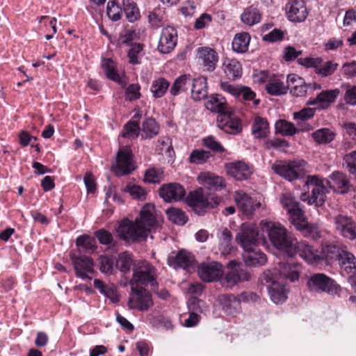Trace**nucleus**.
<instances>
[{
    "label": "nucleus",
    "instance_id": "obj_1",
    "mask_svg": "<svg viewBox=\"0 0 356 356\" xmlns=\"http://www.w3.org/2000/svg\"><path fill=\"white\" fill-rule=\"evenodd\" d=\"M330 177V180H326L318 175H308L303 186L304 192L300 195L301 200L310 205L321 206L328 193V186L340 193L348 192L350 184L346 175L334 172Z\"/></svg>",
    "mask_w": 356,
    "mask_h": 356
},
{
    "label": "nucleus",
    "instance_id": "obj_2",
    "mask_svg": "<svg viewBox=\"0 0 356 356\" xmlns=\"http://www.w3.org/2000/svg\"><path fill=\"white\" fill-rule=\"evenodd\" d=\"M159 224V216L154 205L145 204L135 221L122 219L116 227L119 238L127 242H139L147 238L152 229Z\"/></svg>",
    "mask_w": 356,
    "mask_h": 356
},
{
    "label": "nucleus",
    "instance_id": "obj_3",
    "mask_svg": "<svg viewBox=\"0 0 356 356\" xmlns=\"http://www.w3.org/2000/svg\"><path fill=\"white\" fill-rule=\"evenodd\" d=\"M260 227L263 232H266L272 245L285 254H292L295 244V238L288 234L286 228L278 222L261 220Z\"/></svg>",
    "mask_w": 356,
    "mask_h": 356
},
{
    "label": "nucleus",
    "instance_id": "obj_4",
    "mask_svg": "<svg viewBox=\"0 0 356 356\" xmlns=\"http://www.w3.org/2000/svg\"><path fill=\"white\" fill-rule=\"evenodd\" d=\"M156 277V269L149 263L145 261H140L134 268L131 286L132 284L137 286H138V285L149 286L152 290H155Z\"/></svg>",
    "mask_w": 356,
    "mask_h": 356
},
{
    "label": "nucleus",
    "instance_id": "obj_5",
    "mask_svg": "<svg viewBox=\"0 0 356 356\" xmlns=\"http://www.w3.org/2000/svg\"><path fill=\"white\" fill-rule=\"evenodd\" d=\"M308 289L314 293H326L329 295L338 294L340 286L332 278L323 273L312 275L307 282Z\"/></svg>",
    "mask_w": 356,
    "mask_h": 356
},
{
    "label": "nucleus",
    "instance_id": "obj_6",
    "mask_svg": "<svg viewBox=\"0 0 356 356\" xmlns=\"http://www.w3.org/2000/svg\"><path fill=\"white\" fill-rule=\"evenodd\" d=\"M186 200L188 204L201 215L202 213L197 211L199 209L214 208L219 204L220 198L213 193L207 194L202 188H199L190 193Z\"/></svg>",
    "mask_w": 356,
    "mask_h": 356
},
{
    "label": "nucleus",
    "instance_id": "obj_7",
    "mask_svg": "<svg viewBox=\"0 0 356 356\" xmlns=\"http://www.w3.org/2000/svg\"><path fill=\"white\" fill-rule=\"evenodd\" d=\"M304 160H294L289 161H278L271 166L272 170L278 175L291 181L299 177V171L305 165Z\"/></svg>",
    "mask_w": 356,
    "mask_h": 356
},
{
    "label": "nucleus",
    "instance_id": "obj_8",
    "mask_svg": "<svg viewBox=\"0 0 356 356\" xmlns=\"http://www.w3.org/2000/svg\"><path fill=\"white\" fill-rule=\"evenodd\" d=\"M274 273L267 270L264 273V279L268 285L270 300L275 304L284 302L287 298V289L282 280H277Z\"/></svg>",
    "mask_w": 356,
    "mask_h": 356
},
{
    "label": "nucleus",
    "instance_id": "obj_9",
    "mask_svg": "<svg viewBox=\"0 0 356 356\" xmlns=\"http://www.w3.org/2000/svg\"><path fill=\"white\" fill-rule=\"evenodd\" d=\"M262 238V234L258 226L254 224L243 223L238 232L236 240L243 249L256 246Z\"/></svg>",
    "mask_w": 356,
    "mask_h": 356
},
{
    "label": "nucleus",
    "instance_id": "obj_10",
    "mask_svg": "<svg viewBox=\"0 0 356 356\" xmlns=\"http://www.w3.org/2000/svg\"><path fill=\"white\" fill-rule=\"evenodd\" d=\"M135 169L132 152L129 147L120 148L117 154L116 162L112 165V170L118 176L131 173Z\"/></svg>",
    "mask_w": 356,
    "mask_h": 356
},
{
    "label": "nucleus",
    "instance_id": "obj_11",
    "mask_svg": "<svg viewBox=\"0 0 356 356\" xmlns=\"http://www.w3.org/2000/svg\"><path fill=\"white\" fill-rule=\"evenodd\" d=\"M333 223L336 232L344 238L356 239V222L352 217L344 214H338L333 217Z\"/></svg>",
    "mask_w": 356,
    "mask_h": 356
},
{
    "label": "nucleus",
    "instance_id": "obj_12",
    "mask_svg": "<svg viewBox=\"0 0 356 356\" xmlns=\"http://www.w3.org/2000/svg\"><path fill=\"white\" fill-rule=\"evenodd\" d=\"M131 297L128 302L129 307L146 311L153 305L152 296L148 291L134 284L131 286Z\"/></svg>",
    "mask_w": 356,
    "mask_h": 356
},
{
    "label": "nucleus",
    "instance_id": "obj_13",
    "mask_svg": "<svg viewBox=\"0 0 356 356\" xmlns=\"http://www.w3.org/2000/svg\"><path fill=\"white\" fill-rule=\"evenodd\" d=\"M293 247L294 251L292 254H287L289 257H293L298 254L307 263L311 265L319 264V252L306 241H298L296 238Z\"/></svg>",
    "mask_w": 356,
    "mask_h": 356
},
{
    "label": "nucleus",
    "instance_id": "obj_14",
    "mask_svg": "<svg viewBox=\"0 0 356 356\" xmlns=\"http://www.w3.org/2000/svg\"><path fill=\"white\" fill-rule=\"evenodd\" d=\"M280 202L283 209L286 211L291 224L305 215L300 202L291 193H283L280 197Z\"/></svg>",
    "mask_w": 356,
    "mask_h": 356
},
{
    "label": "nucleus",
    "instance_id": "obj_15",
    "mask_svg": "<svg viewBox=\"0 0 356 356\" xmlns=\"http://www.w3.org/2000/svg\"><path fill=\"white\" fill-rule=\"evenodd\" d=\"M339 94V88L322 90L315 98L309 99L307 105L315 106L319 111L327 109L336 102Z\"/></svg>",
    "mask_w": 356,
    "mask_h": 356
},
{
    "label": "nucleus",
    "instance_id": "obj_16",
    "mask_svg": "<svg viewBox=\"0 0 356 356\" xmlns=\"http://www.w3.org/2000/svg\"><path fill=\"white\" fill-rule=\"evenodd\" d=\"M234 201L243 213L248 217L261 206L260 200L253 199L243 191L235 192Z\"/></svg>",
    "mask_w": 356,
    "mask_h": 356
},
{
    "label": "nucleus",
    "instance_id": "obj_17",
    "mask_svg": "<svg viewBox=\"0 0 356 356\" xmlns=\"http://www.w3.org/2000/svg\"><path fill=\"white\" fill-rule=\"evenodd\" d=\"M71 259L76 277L82 280H91V277L88 275V273L94 271L95 264L93 260L90 257L85 255H73L71 257Z\"/></svg>",
    "mask_w": 356,
    "mask_h": 356
},
{
    "label": "nucleus",
    "instance_id": "obj_18",
    "mask_svg": "<svg viewBox=\"0 0 356 356\" xmlns=\"http://www.w3.org/2000/svg\"><path fill=\"white\" fill-rule=\"evenodd\" d=\"M287 18L293 22H302L307 15L308 11L304 1L291 0L285 6Z\"/></svg>",
    "mask_w": 356,
    "mask_h": 356
},
{
    "label": "nucleus",
    "instance_id": "obj_19",
    "mask_svg": "<svg viewBox=\"0 0 356 356\" xmlns=\"http://www.w3.org/2000/svg\"><path fill=\"white\" fill-rule=\"evenodd\" d=\"M200 279L206 282L218 280L222 274V265L218 262H203L198 267Z\"/></svg>",
    "mask_w": 356,
    "mask_h": 356
},
{
    "label": "nucleus",
    "instance_id": "obj_20",
    "mask_svg": "<svg viewBox=\"0 0 356 356\" xmlns=\"http://www.w3.org/2000/svg\"><path fill=\"white\" fill-rule=\"evenodd\" d=\"M177 31L172 26H167L162 29L158 50L162 54L171 52L177 45Z\"/></svg>",
    "mask_w": 356,
    "mask_h": 356
},
{
    "label": "nucleus",
    "instance_id": "obj_21",
    "mask_svg": "<svg viewBox=\"0 0 356 356\" xmlns=\"http://www.w3.org/2000/svg\"><path fill=\"white\" fill-rule=\"evenodd\" d=\"M159 195L165 202H177L184 197L186 191L179 184L170 183L164 184L160 188Z\"/></svg>",
    "mask_w": 356,
    "mask_h": 356
},
{
    "label": "nucleus",
    "instance_id": "obj_22",
    "mask_svg": "<svg viewBox=\"0 0 356 356\" xmlns=\"http://www.w3.org/2000/svg\"><path fill=\"white\" fill-rule=\"evenodd\" d=\"M194 257L189 252L181 250L177 253L172 252L168 257V263L174 268H183L186 270L193 266Z\"/></svg>",
    "mask_w": 356,
    "mask_h": 356
},
{
    "label": "nucleus",
    "instance_id": "obj_23",
    "mask_svg": "<svg viewBox=\"0 0 356 356\" xmlns=\"http://www.w3.org/2000/svg\"><path fill=\"white\" fill-rule=\"evenodd\" d=\"M301 270L302 267L298 264L279 262V269L272 272L275 273L274 276L277 280H280L283 277L291 282H295L299 279Z\"/></svg>",
    "mask_w": 356,
    "mask_h": 356
},
{
    "label": "nucleus",
    "instance_id": "obj_24",
    "mask_svg": "<svg viewBox=\"0 0 356 356\" xmlns=\"http://www.w3.org/2000/svg\"><path fill=\"white\" fill-rule=\"evenodd\" d=\"M217 125L225 132L230 134L238 133L241 129L240 121L229 112L218 114Z\"/></svg>",
    "mask_w": 356,
    "mask_h": 356
},
{
    "label": "nucleus",
    "instance_id": "obj_25",
    "mask_svg": "<svg viewBox=\"0 0 356 356\" xmlns=\"http://www.w3.org/2000/svg\"><path fill=\"white\" fill-rule=\"evenodd\" d=\"M197 57L200 63L207 70L213 71L215 69L218 62V56L213 49L209 47H200L197 49Z\"/></svg>",
    "mask_w": 356,
    "mask_h": 356
},
{
    "label": "nucleus",
    "instance_id": "obj_26",
    "mask_svg": "<svg viewBox=\"0 0 356 356\" xmlns=\"http://www.w3.org/2000/svg\"><path fill=\"white\" fill-rule=\"evenodd\" d=\"M197 181L200 184L214 191H220L226 186L222 177L209 172H201L197 177Z\"/></svg>",
    "mask_w": 356,
    "mask_h": 356
},
{
    "label": "nucleus",
    "instance_id": "obj_27",
    "mask_svg": "<svg viewBox=\"0 0 356 356\" xmlns=\"http://www.w3.org/2000/svg\"><path fill=\"white\" fill-rule=\"evenodd\" d=\"M243 250V258L248 266H262L266 263V256L257 250L256 246L245 248Z\"/></svg>",
    "mask_w": 356,
    "mask_h": 356
},
{
    "label": "nucleus",
    "instance_id": "obj_28",
    "mask_svg": "<svg viewBox=\"0 0 356 356\" xmlns=\"http://www.w3.org/2000/svg\"><path fill=\"white\" fill-rule=\"evenodd\" d=\"M267 92L273 96H281L287 93L289 86H286L282 76L273 74L265 86Z\"/></svg>",
    "mask_w": 356,
    "mask_h": 356
},
{
    "label": "nucleus",
    "instance_id": "obj_29",
    "mask_svg": "<svg viewBox=\"0 0 356 356\" xmlns=\"http://www.w3.org/2000/svg\"><path fill=\"white\" fill-rule=\"evenodd\" d=\"M250 277V274L245 269L234 268L227 273L222 280V283L227 287H232L238 282L249 280Z\"/></svg>",
    "mask_w": 356,
    "mask_h": 356
},
{
    "label": "nucleus",
    "instance_id": "obj_30",
    "mask_svg": "<svg viewBox=\"0 0 356 356\" xmlns=\"http://www.w3.org/2000/svg\"><path fill=\"white\" fill-rule=\"evenodd\" d=\"M219 301L222 310L228 315H234L241 312L240 300L232 294L220 296Z\"/></svg>",
    "mask_w": 356,
    "mask_h": 356
},
{
    "label": "nucleus",
    "instance_id": "obj_31",
    "mask_svg": "<svg viewBox=\"0 0 356 356\" xmlns=\"http://www.w3.org/2000/svg\"><path fill=\"white\" fill-rule=\"evenodd\" d=\"M344 250L335 245H326L323 247L318 254L319 264L325 261L328 265L334 261H339Z\"/></svg>",
    "mask_w": 356,
    "mask_h": 356
},
{
    "label": "nucleus",
    "instance_id": "obj_32",
    "mask_svg": "<svg viewBox=\"0 0 356 356\" xmlns=\"http://www.w3.org/2000/svg\"><path fill=\"white\" fill-rule=\"evenodd\" d=\"M339 264L343 273L350 275L352 280L356 277V258L351 252L344 250Z\"/></svg>",
    "mask_w": 356,
    "mask_h": 356
},
{
    "label": "nucleus",
    "instance_id": "obj_33",
    "mask_svg": "<svg viewBox=\"0 0 356 356\" xmlns=\"http://www.w3.org/2000/svg\"><path fill=\"white\" fill-rule=\"evenodd\" d=\"M292 225L305 236L316 238L320 236L319 229L316 225L309 224L305 215L296 220Z\"/></svg>",
    "mask_w": 356,
    "mask_h": 356
},
{
    "label": "nucleus",
    "instance_id": "obj_34",
    "mask_svg": "<svg viewBox=\"0 0 356 356\" xmlns=\"http://www.w3.org/2000/svg\"><path fill=\"white\" fill-rule=\"evenodd\" d=\"M250 168L243 161L230 163L228 173L237 180L247 179L252 174Z\"/></svg>",
    "mask_w": 356,
    "mask_h": 356
},
{
    "label": "nucleus",
    "instance_id": "obj_35",
    "mask_svg": "<svg viewBox=\"0 0 356 356\" xmlns=\"http://www.w3.org/2000/svg\"><path fill=\"white\" fill-rule=\"evenodd\" d=\"M191 85V97L194 100L200 101L207 96V83L205 77L200 76L194 79Z\"/></svg>",
    "mask_w": 356,
    "mask_h": 356
},
{
    "label": "nucleus",
    "instance_id": "obj_36",
    "mask_svg": "<svg viewBox=\"0 0 356 356\" xmlns=\"http://www.w3.org/2000/svg\"><path fill=\"white\" fill-rule=\"evenodd\" d=\"M269 134V124L266 118L255 117L252 124V134L255 138H264Z\"/></svg>",
    "mask_w": 356,
    "mask_h": 356
},
{
    "label": "nucleus",
    "instance_id": "obj_37",
    "mask_svg": "<svg viewBox=\"0 0 356 356\" xmlns=\"http://www.w3.org/2000/svg\"><path fill=\"white\" fill-rule=\"evenodd\" d=\"M226 102L223 97L220 95H212L209 96L205 102V106L208 110L212 112L218 113L221 114L222 113H227L226 109Z\"/></svg>",
    "mask_w": 356,
    "mask_h": 356
},
{
    "label": "nucleus",
    "instance_id": "obj_38",
    "mask_svg": "<svg viewBox=\"0 0 356 356\" xmlns=\"http://www.w3.org/2000/svg\"><path fill=\"white\" fill-rule=\"evenodd\" d=\"M250 41V35L246 32L235 35L232 41V49L237 53H245L248 51Z\"/></svg>",
    "mask_w": 356,
    "mask_h": 356
},
{
    "label": "nucleus",
    "instance_id": "obj_39",
    "mask_svg": "<svg viewBox=\"0 0 356 356\" xmlns=\"http://www.w3.org/2000/svg\"><path fill=\"white\" fill-rule=\"evenodd\" d=\"M261 15L259 10L254 7H249L244 10L241 15L243 23L252 26L260 22Z\"/></svg>",
    "mask_w": 356,
    "mask_h": 356
},
{
    "label": "nucleus",
    "instance_id": "obj_40",
    "mask_svg": "<svg viewBox=\"0 0 356 356\" xmlns=\"http://www.w3.org/2000/svg\"><path fill=\"white\" fill-rule=\"evenodd\" d=\"M219 239V248L223 254H228L232 249V235L227 228L220 229L217 234Z\"/></svg>",
    "mask_w": 356,
    "mask_h": 356
},
{
    "label": "nucleus",
    "instance_id": "obj_41",
    "mask_svg": "<svg viewBox=\"0 0 356 356\" xmlns=\"http://www.w3.org/2000/svg\"><path fill=\"white\" fill-rule=\"evenodd\" d=\"M124 11L129 22H135L140 17V10L134 0H122Z\"/></svg>",
    "mask_w": 356,
    "mask_h": 356
},
{
    "label": "nucleus",
    "instance_id": "obj_42",
    "mask_svg": "<svg viewBox=\"0 0 356 356\" xmlns=\"http://www.w3.org/2000/svg\"><path fill=\"white\" fill-rule=\"evenodd\" d=\"M192 79L189 75H182L178 77L170 88V92L173 96L186 91L191 85Z\"/></svg>",
    "mask_w": 356,
    "mask_h": 356
},
{
    "label": "nucleus",
    "instance_id": "obj_43",
    "mask_svg": "<svg viewBox=\"0 0 356 356\" xmlns=\"http://www.w3.org/2000/svg\"><path fill=\"white\" fill-rule=\"evenodd\" d=\"M224 71L229 78H239L242 74V66L236 59L227 60L224 63Z\"/></svg>",
    "mask_w": 356,
    "mask_h": 356
},
{
    "label": "nucleus",
    "instance_id": "obj_44",
    "mask_svg": "<svg viewBox=\"0 0 356 356\" xmlns=\"http://www.w3.org/2000/svg\"><path fill=\"white\" fill-rule=\"evenodd\" d=\"M170 86V83L164 78H159L152 81L150 91L153 97L160 98L163 97Z\"/></svg>",
    "mask_w": 356,
    "mask_h": 356
},
{
    "label": "nucleus",
    "instance_id": "obj_45",
    "mask_svg": "<svg viewBox=\"0 0 356 356\" xmlns=\"http://www.w3.org/2000/svg\"><path fill=\"white\" fill-rule=\"evenodd\" d=\"M143 55V44L140 43H133L131 44V47L127 53L129 62L131 64H140Z\"/></svg>",
    "mask_w": 356,
    "mask_h": 356
},
{
    "label": "nucleus",
    "instance_id": "obj_46",
    "mask_svg": "<svg viewBox=\"0 0 356 356\" xmlns=\"http://www.w3.org/2000/svg\"><path fill=\"white\" fill-rule=\"evenodd\" d=\"M148 21L152 26L159 28L165 21V10L163 8L156 7L149 12Z\"/></svg>",
    "mask_w": 356,
    "mask_h": 356
},
{
    "label": "nucleus",
    "instance_id": "obj_47",
    "mask_svg": "<svg viewBox=\"0 0 356 356\" xmlns=\"http://www.w3.org/2000/svg\"><path fill=\"white\" fill-rule=\"evenodd\" d=\"M312 136L316 143L326 144L334 139L335 134L329 129L322 128L314 131Z\"/></svg>",
    "mask_w": 356,
    "mask_h": 356
},
{
    "label": "nucleus",
    "instance_id": "obj_48",
    "mask_svg": "<svg viewBox=\"0 0 356 356\" xmlns=\"http://www.w3.org/2000/svg\"><path fill=\"white\" fill-rule=\"evenodd\" d=\"M133 265L132 255L128 252H124L118 255L116 261V267L122 273L129 272Z\"/></svg>",
    "mask_w": 356,
    "mask_h": 356
},
{
    "label": "nucleus",
    "instance_id": "obj_49",
    "mask_svg": "<svg viewBox=\"0 0 356 356\" xmlns=\"http://www.w3.org/2000/svg\"><path fill=\"white\" fill-rule=\"evenodd\" d=\"M76 245L79 248V251L90 252H93L96 249L95 241L86 235L79 236L76 240Z\"/></svg>",
    "mask_w": 356,
    "mask_h": 356
},
{
    "label": "nucleus",
    "instance_id": "obj_50",
    "mask_svg": "<svg viewBox=\"0 0 356 356\" xmlns=\"http://www.w3.org/2000/svg\"><path fill=\"white\" fill-rule=\"evenodd\" d=\"M338 63L333 61L329 60L321 64H318L317 69L315 70V73L318 76L324 78L329 76L334 73L337 69Z\"/></svg>",
    "mask_w": 356,
    "mask_h": 356
},
{
    "label": "nucleus",
    "instance_id": "obj_51",
    "mask_svg": "<svg viewBox=\"0 0 356 356\" xmlns=\"http://www.w3.org/2000/svg\"><path fill=\"white\" fill-rule=\"evenodd\" d=\"M102 67L106 76L115 82L120 81V76L115 70L114 62L111 58H105L102 60Z\"/></svg>",
    "mask_w": 356,
    "mask_h": 356
},
{
    "label": "nucleus",
    "instance_id": "obj_52",
    "mask_svg": "<svg viewBox=\"0 0 356 356\" xmlns=\"http://www.w3.org/2000/svg\"><path fill=\"white\" fill-rule=\"evenodd\" d=\"M188 309L189 312L204 313L207 311V305L204 301L198 299L196 297H191L187 302Z\"/></svg>",
    "mask_w": 356,
    "mask_h": 356
},
{
    "label": "nucleus",
    "instance_id": "obj_53",
    "mask_svg": "<svg viewBox=\"0 0 356 356\" xmlns=\"http://www.w3.org/2000/svg\"><path fill=\"white\" fill-rule=\"evenodd\" d=\"M168 219L175 224L184 225L186 223L188 218L184 212L180 209L172 208L166 211Z\"/></svg>",
    "mask_w": 356,
    "mask_h": 356
},
{
    "label": "nucleus",
    "instance_id": "obj_54",
    "mask_svg": "<svg viewBox=\"0 0 356 356\" xmlns=\"http://www.w3.org/2000/svg\"><path fill=\"white\" fill-rule=\"evenodd\" d=\"M106 14L110 19L116 22L121 19L122 8L116 1H109L107 3Z\"/></svg>",
    "mask_w": 356,
    "mask_h": 356
},
{
    "label": "nucleus",
    "instance_id": "obj_55",
    "mask_svg": "<svg viewBox=\"0 0 356 356\" xmlns=\"http://www.w3.org/2000/svg\"><path fill=\"white\" fill-rule=\"evenodd\" d=\"M276 131L284 136H293L297 132V129L291 122L280 120L275 123Z\"/></svg>",
    "mask_w": 356,
    "mask_h": 356
},
{
    "label": "nucleus",
    "instance_id": "obj_56",
    "mask_svg": "<svg viewBox=\"0 0 356 356\" xmlns=\"http://www.w3.org/2000/svg\"><path fill=\"white\" fill-rule=\"evenodd\" d=\"M211 156L209 152L203 149H195L191 152L189 161L192 163L200 165L207 162Z\"/></svg>",
    "mask_w": 356,
    "mask_h": 356
},
{
    "label": "nucleus",
    "instance_id": "obj_57",
    "mask_svg": "<svg viewBox=\"0 0 356 356\" xmlns=\"http://www.w3.org/2000/svg\"><path fill=\"white\" fill-rule=\"evenodd\" d=\"M343 160L347 170L356 179V150L346 154Z\"/></svg>",
    "mask_w": 356,
    "mask_h": 356
},
{
    "label": "nucleus",
    "instance_id": "obj_58",
    "mask_svg": "<svg viewBox=\"0 0 356 356\" xmlns=\"http://www.w3.org/2000/svg\"><path fill=\"white\" fill-rule=\"evenodd\" d=\"M139 129L140 128L138 123L129 122L124 125L121 136L130 139L136 138L138 136Z\"/></svg>",
    "mask_w": 356,
    "mask_h": 356
},
{
    "label": "nucleus",
    "instance_id": "obj_59",
    "mask_svg": "<svg viewBox=\"0 0 356 356\" xmlns=\"http://www.w3.org/2000/svg\"><path fill=\"white\" fill-rule=\"evenodd\" d=\"M159 126L152 118H149L143 123V131L147 137L152 138L159 133Z\"/></svg>",
    "mask_w": 356,
    "mask_h": 356
},
{
    "label": "nucleus",
    "instance_id": "obj_60",
    "mask_svg": "<svg viewBox=\"0 0 356 356\" xmlns=\"http://www.w3.org/2000/svg\"><path fill=\"white\" fill-rule=\"evenodd\" d=\"M126 191L130 194V195L139 200H143L146 196L145 191L140 186L136 184H129L127 186Z\"/></svg>",
    "mask_w": 356,
    "mask_h": 356
},
{
    "label": "nucleus",
    "instance_id": "obj_61",
    "mask_svg": "<svg viewBox=\"0 0 356 356\" xmlns=\"http://www.w3.org/2000/svg\"><path fill=\"white\" fill-rule=\"evenodd\" d=\"M136 36V32L134 30L129 29L122 31L118 38V45L122 47V45H128L134 40Z\"/></svg>",
    "mask_w": 356,
    "mask_h": 356
},
{
    "label": "nucleus",
    "instance_id": "obj_62",
    "mask_svg": "<svg viewBox=\"0 0 356 356\" xmlns=\"http://www.w3.org/2000/svg\"><path fill=\"white\" fill-rule=\"evenodd\" d=\"M239 94L237 97H242L245 101H253V104L257 106L259 104L260 100L255 99V93L250 88L240 86Z\"/></svg>",
    "mask_w": 356,
    "mask_h": 356
},
{
    "label": "nucleus",
    "instance_id": "obj_63",
    "mask_svg": "<svg viewBox=\"0 0 356 356\" xmlns=\"http://www.w3.org/2000/svg\"><path fill=\"white\" fill-rule=\"evenodd\" d=\"M162 173L163 172L159 169H149L145 174L144 181L148 183H159L162 179Z\"/></svg>",
    "mask_w": 356,
    "mask_h": 356
},
{
    "label": "nucleus",
    "instance_id": "obj_64",
    "mask_svg": "<svg viewBox=\"0 0 356 356\" xmlns=\"http://www.w3.org/2000/svg\"><path fill=\"white\" fill-rule=\"evenodd\" d=\"M317 110L315 108H304L298 112L293 113V118L295 120H300L302 121L307 120L314 117L315 111Z\"/></svg>",
    "mask_w": 356,
    "mask_h": 356
}]
</instances>
